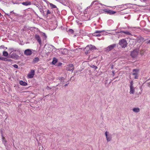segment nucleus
<instances>
[{"label": "nucleus", "instance_id": "1", "mask_svg": "<svg viewBox=\"0 0 150 150\" xmlns=\"http://www.w3.org/2000/svg\"><path fill=\"white\" fill-rule=\"evenodd\" d=\"M104 5L99 3L98 1L96 0L92 2L91 6L94 7L96 9H98L100 6Z\"/></svg>", "mask_w": 150, "mask_h": 150}, {"label": "nucleus", "instance_id": "2", "mask_svg": "<svg viewBox=\"0 0 150 150\" xmlns=\"http://www.w3.org/2000/svg\"><path fill=\"white\" fill-rule=\"evenodd\" d=\"M96 49V48L95 46L92 45H88L85 48L84 51L85 53L88 54L91 51Z\"/></svg>", "mask_w": 150, "mask_h": 150}, {"label": "nucleus", "instance_id": "3", "mask_svg": "<svg viewBox=\"0 0 150 150\" xmlns=\"http://www.w3.org/2000/svg\"><path fill=\"white\" fill-rule=\"evenodd\" d=\"M139 52V50L138 49H136L132 52V61L133 60V62H135L137 60Z\"/></svg>", "mask_w": 150, "mask_h": 150}, {"label": "nucleus", "instance_id": "4", "mask_svg": "<svg viewBox=\"0 0 150 150\" xmlns=\"http://www.w3.org/2000/svg\"><path fill=\"white\" fill-rule=\"evenodd\" d=\"M139 69H134L132 72V75L133 78L135 79H137L139 76Z\"/></svg>", "mask_w": 150, "mask_h": 150}, {"label": "nucleus", "instance_id": "5", "mask_svg": "<svg viewBox=\"0 0 150 150\" xmlns=\"http://www.w3.org/2000/svg\"><path fill=\"white\" fill-rule=\"evenodd\" d=\"M118 44L122 48H125L127 46V43L126 41L123 39L119 40Z\"/></svg>", "mask_w": 150, "mask_h": 150}, {"label": "nucleus", "instance_id": "6", "mask_svg": "<svg viewBox=\"0 0 150 150\" xmlns=\"http://www.w3.org/2000/svg\"><path fill=\"white\" fill-rule=\"evenodd\" d=\"M19 53V52H13V53H10L9 57L13 59H17L19 57V56L18 55V54Z\"/></svg>", "mask_w": 150, "mask_h": 150}, {"label": "nucleus", "instance_id": "7", "mask_svg": "<svg viewBox=\"0 0 150 150\" xmlns=\"http://www.w3.org/2000/svg\"><path fill=\"white\" fill-rule=\"evenodd\" d=\"M34 50L32 49H27L25 50L24 52V54L26 56H30L33 53Z\"/></svg>", "mask_w": 150, "mask_h": 150}, {"label": "nucleus", "instance_id": "8", "mask_svg": "<svg viewBox=\"0 0 150 150\" xmlns=\"http://www.w3.org/2000/svg\"><path fill=\"white\" fill-rule=\"evenodd\" d=\"M105 134L107 141L108 142L110 141L112 139V136L111 134H109L108 132H106L105 133Z\"/></svg>", "mask_w": 150, "mask_h": 150}, {"label": "nucleus", "instance_id": "9", "mask_svg": "<svg viewBox=\"0 0 150 150\" xmlns=\"http://www.w3.org/2000/svg\"><path fill=\"white\" fill-rule=\"evenodd\" d=\"M116 46V44H115L110 45L106 48L105 51L106 52H109L113 49Z\"/></svg>", "mask_w": 150, "mask_h": 150}, {"label": "nucleus", "instance_id": "10", "mask_svg": "<svg viewBox=\"0 0 150 150\" xmlns=\"http://www.w3.org/2000/svg\"><path fill=\"white\" fill-rule=\"evenodd\" d=\"M35 75V71L33 70H31L30 72L28 75V78H33Z\"/></svg>", "mask_w": 150, "mask_h": 150}, {"label": "nucleus", "instance_id": "11", "mask_svg": "<svg viewBox=\"0 0 150 150\" xmlns=\"http://www.w3.org/2000/svg\"><path fill=\"white\" fill-rule=\"evenodd\" d=\"M5 14L7 15L9 18H12L11 17V15L12 16H14L15 15V13H14L13 11H10L9 13H5Z\"/></svg>", "mask_w": 150, "mask_h": 150}, {"label": "nucleus", "instance_id": "12", "mask_svg": "<svg viewBox=\"0 0 150 150\" xmlns=\"http://www.w3.org/2000/svg\"><path fill=\"white\" fill-rule=\"evenodd\" d=\"M8 51L10 53H13V52H19L20 51L18 50L12 48H9L8 49Z\"/></svg>", "mask_w": 150, "mask_h": 150}, {"label": "nucleus", "instance_id": "13", "mask_svg": "<svg viewBox=\"0 0 150 150\" xmlns=\"http://www.w3.org/2000/svg\"><path fill=\"white\" fill-rule=\"evenodd\" d=\"M35 38L37 41L38 42L39 44L40 45H41L42 44V42L40 36L38 35H36Z\"/></svg>", "mask_w": 150, "mask_h": 150}, {"label": "nucleus", "instance_id": "14", "mask_svg": "<svg viewBox=\"0 0 150 150\" xmlns=\"http://www.w3.org/2000/svg\"><path fill=\"white\" fill-rule=\"evenodd\" d=\"M74 67L73 65L72 64H70L69 65V67L68 68V70L69 71H73L74 70Z\"/></svg>", "mask_w": 150, "mask_h": 150}, {"label": "nucleus", "instance_id": "15", "mask_svg": "<svg viewBox=\"0 0 150 150\" xmlns=\"http://www.w3.org/2000/svg\"><path fill=\"white\" fill-rule=\"evenodd\" d=\"M136 40L137 42L139 43L144 40V38L142 37H139L137 38Z\"/></svg>", "mask_w": 150, "mask_h": 150}, {"label": "nucleus", "instance_id": "16", "mask_svg": "<svg viewBox=\"0 0 150 150\" xmlns=\"http://www.w3.org/2000/svg\"><path fill=\"white\" fill-rule=\"evenodd\" d=\"M22 4L24 6H27L28 5H30L31 4V3L30 1H27L26 2H23L22 3Z\"/></svg>", "mask_w": 150, "mask_h": 150}, {"label": "nucleus", "instance_id": "17", "mask_svg": "<svg viewBox=\"0 0 150 150\" xmlns=\"http://www.w3.org/2000/svg\"><path fill=\"white\" fill-rule=\"evenodd\" d=\"M19 83L21 85L23 86H26L27 85V83L26 82L23 81H20Z\"/></svg>", "mask_w": 150, "mask_h": 150}, {"label": "nucleus", "instance_id": "18", "mask_svg": "<svg viewBox=\"0 0 150 150\" xmlns=\"http://www.w3.org/2000/svg\"><path fill=\"white\" fill-rule=\"evenodd\" d=\"M39 59L38 57L35 58L33 60V62L34 64L36 63L39 62Z\"/></svg>", "mask_w": 150, "mask_h": 150}, {"label": "nucleus", "instance_id": "19", "mask_svg": "<svg viewBox=\"0 0 150 150\" xmlns=\"http://www.w3.org/2000/svg\"><path fill=\"white\" fill-rule=\"evenodd\" d=\"M58 79L60 80L61 83L63 84V83L64 82V77H58Z\"/></svg>", "mask_w": 150, "mask_h": 150}, {"label": "nucleus", "instance_id": "20", "mask_svg": "<svg viewBox=\"0 0 150 150\" xmlns=\"http://www.w3.org/2000/svg\"><path fill=\"white\" fill-rule=\"evenodd\" d=\"M133 110L135 112H138L140 111V109L138 108H134L133 109Z\"/></svg>", "mask_w": 150, "mask_h": 150}, {"label": "nucleus", "instance_id": "21", "mask_svg": "<svg viewBox=\"0 0 150 150\" xmlns=\"http://www.w3.org/2000/svg\"><path fill=\"white\" fill-rule=\"evenodd\" d=\"M1 136L2 137V142L4 144H5L6 142V141L5 137H4L2 134V135Z\"/></svg>", "mask_w": 150, "mask_h": 150}, {"label": "nucleus", "instance_id": "22", "mask_svg": "<svg viewBox=\"0 0 150 150\" xmlns=\"http://www.w3.org/2000/svg\"><path fill=\"white\" fill-rule=\"evenodd\" d=\"M57 60L56 58H54L53 60L52 61V64H55L57 62Z\"/></svg>", "mask_w": 150, "mask_h": 150}, {"label": "nucleus", "instance_id": "23", "mask_svg": "<svg viewBox=\"0 0 150 150\" xmlns=\"http://www.w3.org/2000/svg\"><path fill=\"white\" fill-rule=\"evenodd\" d=\"M108 13L110 14H114L115 13V12L114 11L108 10Z\"/></svg>", "mask_w": 150, "mask_h": 150}, {"label": "nucleus", "instance_id": "24", "mask_svg": "<svg viewBox=\"0 0 150 150\" xmlns=\"http://www.w3.org/2000/svg\"><path fill=\"white\" fill-rule=\"evenodd\" d=\"M8 53L6 51H4L3 52V55L5 57L7 56L8 55Z\"/></svg>", "mask_w": 150, "mask_h": 150}, {"label": "nucleus", "instance_id": "25", "mask_svg": "<svg viewBox=\"0 0 150 150\" xmlns=\"http://www.w3.org/2000/svg\"><path fill=\"white\" fill-rule=\"evenodd\" d=\"M145 53V51L144 50H141L140 51V54L141 55H144Z\"/></svg>", "mask_w": 150, "mask_h": 150}, {"label": "nucleus", "instance_id": "26", "mask_svg": "<svg viewBox=\"0 0 150 150\" xmlns=\"http://www.w3.org/2000/svg\"><path fill=\"white\" fill-rule=\"evenodd\" d=\"M49 4H50V7L52 8H57L56 6L55 5H54L52 3H49Z\"/></svg>", "mask_w": 150, "mask_h": 150}, {"label": "nucleus", "instance_id": "27", "mask_svg": "<svg viewBox=\"0 0 150 150\" xmlns=\"http://www.w3.org/2000/svg\"><path fill=\"white\" fill-rule=\"evenodd\" d=\"M104 30H96L95 31V33H102L103 32H104Z\"/></svg>", "mask_w": 150, "mask_h": 150}, {"label": "nucleus", "instance_id": "28", "mask_svg": "<svg viewBox=\"0 0 150 150\" xmlns=\"http://www.w3.org/2000/svg\"><path fill=\"white\" fill-rule=\"evenodd\" d=\"M123 33H124L126 35H130L131 34L130 33L128 32V31H123Z\"/></svg>", "mask_w": 150, "mask_h": 150}, {"label": "nucleus", "instance_id": "29", "mask_svg": "<svg viewBox=\"0 0 150 150\" xmlns=\"http://www.w3.org/2000/svg\"><path fill=\"white\" fill-rule=\"evenodd\" d=\"M63 50L64 52L63 53L62 52V53L63 54H66V53H67V50L66 49H64Z\"/></svg>", "mask_w": 150, "mask_h": 150}, {"label": "nucleus", "instance_id": "30", "mask_svg": "<svg viewBox=\"0 0 150 150\" xmlns=\"http://www.w3.org/2000/svg\"><path fill=\"white\" fill-rule=\"evenodd\" d=\"M6 58L0 57V60L5 61Z\"/></svg>", "mask_w": 150, "mask_h": 150}, {"label": "nucleus", "instance_id": "31", "mask_svg": "<svg viewBox=\"0 0 150 150\" xmlns=\"http://www.w3.org/2000/svg\"><path fill=\"white\" fill-rule=\"evenodd\" d=\"M129 83H130L129 87H130V93H131V81H130Z\"/></svg>", "mask_w": 150, "mask_h": 150}, {"label": "nucleus", "instance_id": "32", "mask_svg": "<svg viewBox=\"0 0 150 150\" xmlns=\"http://www.w3.org/2000/svg\"><path fill=\"white\" fill-rule=\"evenodd\" d=\"M51 13V11L49 10H48L47 12V15H48L49 14H50Z\"/></svg>", "mask_w": 150, "mask_h": 150}, {"label": "nucleus", "instance_id": "33", "mask_svg": "<svg viewBox=\"0 0 150 150\" xmlns=\"http://www.w3.org/2000/svg\"><path fill=\"white\" fill-rule=\"evenodd\" d=\"M5 59L6 60H5V61H8L11 62L12 61L11 59H9V58L8 59L7 58H6Z\"/></svg>", "mask_w": 150, "mask_h": 150}, {"label": "nucleus", "instance_id": "34", "mask_svg": "<svg viewBox=\"0 0 150 150\" xmlns=\"http://www.w3.org/2000/svg\"><path fill=\"white\" fill-rule=\"evenodd\" d=\"M108 9H104L103 10V11L105 12L108 13Z\"/></svg>", "mask_w": 150, "mask_h": 150}, {"label": "nucleus", "instance_id": "35", "mask_svg": "<svg viewBox=\"0 0 150 150\" xmlns=\"http://www.w3.org/2000/svg\"><path fill=\"white\" fill-rule=\"evenodd\" d=\"M69 31L71 33H73L74 31L73 30L71 29L69 30Z\"/></svg>", "mask_w": 150, "mask_h": 150}, {"label": "nucleus", "instance_id": "36", "mask_svg": "<svg viewBox=\"0 0 150 150\" xmlns=\"http://www.w3.org/2000/svg\"><path fill=\"white\" fill-rule=\"evenodd\" d=\"M107 33L106 32H105V31H104V32H103L102 33V35H105L106 34V33Z\"/></svg>", "mask_w": 150, "mask_h": 150}, {"label": "nucleus", "instance_id": "37", "mask_svg": "<svg viewBox=\"0 0 150 150\" xmlns=\"http://www.w3.org/2000/svg\"><path fill=\"white\" fill-rule=\"evenodd\" d=\"M13 67L15 68H18V66L16 64H14L13 65Z\"/></svg>", "mask_w": 150, "mask_h": 150}, {"label": "nucleus", "instance_id": "38", "mask_svg": "<svg viewBox=\"0 0 150 150\" xmlns=\"http://www.w3.org/2000/svg\"><path fill=\"white\" fill-rule=\"evenodd\" d=\"M43 35L44 36V39H46L47 38V36H46V35L45 34V33H43Z\"/></svg>", "mask_w": 150, "mask_h": 150}, {"label": "nucleus", "instance_id": "39", "mask_svg": "<svg viewBox=\"0 0 150 150\" xmlns=\"http://www.w3.org/2000/svg\"><path fill=\"white\" fill-rule=\"evenodd\" d=\"M35 5L37 7H38V8H39V7H40V5L38 4H36Z\"/></svg>", "mask_w": 150, "mask_h": 150}, {"label": "nucleus", "instance_id": "40", "mask_svg": "<svg viewBox=\"0 0 150 150\" xmlns=\"http://www.w3.org/2000/svg\"><path fill=\"white\" fill-rule=\"evenodd\" d=\"M132 82H133L132 81ZM132 93H133L134 92V89L133 88H132Z\"/></svg>", "mask_w": 150, "mask_h": 150}, {"label": "nucleus", "instance_id": "41", "mask_svg": "<svg viewBox=\"0 0 150 150\" xmlns=\"http://www.w3.org/2000/svg\"><path fill=\"white\" fill-rule=\"evenodd\" d=\"M40 11L41 13H43L44 12V11L42 9H41L40 10Z\"/></svg>", "mask_w": 150, "mask_h": 150}, {"label": "nucleus", "instance_id": "42", "mask_svg": "<svg viewBox=\"0 0 150 150\" xmlns=\"http://www.w3.org/2000/svg\"><path fill=\"white\" fill-rule=\"evenodd\" d=\"M1 48H2V49H4L5 48V47H4L3 45H1Z\"/></svg>", "mask_w": 150, "mask_h": 150}, {"label": "nucleus", "instance_id": "43", "mask_svg": "<svg viewBox=\"0 0 150 150\" xmlns=\"http://www.w3.org/2000/svg\"><path fill=\"white\" fill-rule=\"evenodd\" d=\"M101 35L100 34H98L96 35V36L99 37Z\"/></svg>", "mask_w": 150, "mask_h": 150}, {"label": "nucleus", "instance_id": "44", "mask_svg": "<svg viewBox=\"0 0 150 150\" xmlns=\"http://www.w3.org/2000/svg\"><path fill=\"white\" fill-rule=\"evenodd\" d=\"M147 86L150 88V82L147 83Z\"/></svg>", "mask_w": 150, "mask_h": 150}, {"label": "nucleus", "instance_id": "45", "mask_svg": "<svg viewBox=\"0 0 150 150\" xmlns=\"http://www.w3.org/2000/svg\"><path fill=\"white\" fill-rule=\"evenodd\" d=\"M38 8L39 10H40L41 9H42V6L40 5V7H39V8Z\"/></svg>", "mask_w": 150, "mask_h": 150}, {"label": "nucleus", "instance_id": "46", "mask_svg": "<svg viewBox=\"0 0 150 150\" xmlns=\"http://www.w3.org/2000/svg\"><path fill=\"white\" fill-rule=\"evenodd\" d=\"M147 43H149V44H150V40L149 41H147Z\"/></svg>", "mask_w": 150, "mask_h": 150}, {"label": "nucleus", "instance_id": "47", "mask_svg": "<svg viewBox=\"0 0 150 150\" xmlns=\"http://www.w3.org/2000/svg\"><path fill=\"white\" fill-rule=\"evenodd\" d=\"M94 68L95 69H96L97 68V67L96 66H94Z\"/></svg>", "mask_w": 150, "mask_h": 150}, {"label": "nucleus", "instance_id": "48", "mask_svg": "<svg viewBox=\"0 0 150 150\" xmlns=\"http://www.w3.org/2000/svg\"><path fill=\"white\" fill-rule=\"evenodd\" d=\"M41 1H42V0H40ZM43 1H45V2H47V0H43Z\"/></svg>", "mask_w": 150, "mask_h": 150}, {"label": "nucleus", "instance_id": "49", "mask_svg": "<svg viewBox=\"0 0 150 150\" xmlns=\"http://www.w3.org/2000/svg\"><path fill=\"white\" fill-rule=\"evenodd\" d=\"M2 16V15L1 14L0 12V17H1Z\"/></svg>", "mask_w": 150, "mask_h": 150}, {"label": "nucleus", "instance_id": "50", "mask_svg": "<svg viewBox=\"0 0 150 150\" xmlns=\"http://www.w3.org/2000/svg\"><path fill=\"white\" fill-rule=\"evenodd\" d=\"M68 85V83H67L66 84H65L64 86H67Z\"/></svg>", "mask_w": 150, "mask_h": 150}, {"label": "nucleus", "instance_id": "51", "mask_svg": "<svg viewBox=\"0 0 150 150\" xmlns=\"http://www.w3.org/2000/svg\"><path fill=\"white\" fill-rule=\"evenodd\" d=\"M5 49H6H6H7V47H5Z\"/></svg>", "mask_w": 150, "mask_h": 150}, {"label": "nucleus", "instance_id": "52", "mask_svg": "<svg viewBox=\"0 0 150 150\" xmlns=\"http://www.w3.org/2000/svg\"><path fill=\"white\" fill-rule=\"evenodd\" d=\"M121 6H122L121 5V6H120V7H121Z\"/></svg>", "mask_w": 150, "mask_h": 150}]
</instances>
